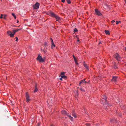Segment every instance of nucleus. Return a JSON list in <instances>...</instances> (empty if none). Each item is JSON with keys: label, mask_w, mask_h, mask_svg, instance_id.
<instances>
[{"label": "nucleus", "mask_w": 126, "mask_h": 126, "mask_svg": "<svg viewBox=\"0 0 126 126\" xmlns=\"http://www.w3.org/2000/svg\"><path fill=\"white\" fill-rule=\"evenodd\" d=\"M102 97V98L104 99V100H102L101 103L103 104L105 109L107 108L108 107H109L110 106H111V105L108 104L107 103V101L106 100L107 98L105 95H103Z\"/></svg>", "instance_id": "1"}, {"label": "nucleus", "mask_w": 126, "mask_h": 126, "mask_svg": "<svg viewBox=\"0 0 126 126\" xmlns=\"http://www.w3.org/2000/svg\"><path fill=\"white\" fill-rule=\"evenodd\" d=\"M49 15L52 17H55L56 19V21H59V20H61V18L60 17H59L57 15L55 14L53 12H50L49 13Z\"/></svg>", "instance_id": "2"}, {"label": "nucleus", "mask_w": 126, "mask_h": 126, "mask_svg": "<svg viewBox=\"0 0 126 126\" xmlns=\"http://www.w3.org/2000/svg\"><path fill=\"white\" fill-rule=\"evenodd\" d=\"M37 59L40 62H43L45 59H43L41 56L38 55L37 58Z\"/></svg>", "instance_id": "3"}, {"label": "nucleus", "mask_w": 126, "mask_h": 126, "mask_svg": "<svg viewBox=\"0 0 126 126\" xmlns=\"http://www.w3.org/2000/svg\"><path fill=\"white\" fill-rule=\"evenodd\" d=\"M40 4L38 2H36L35 4L33 5V7L34 9H38L39 7Z\"/></svg>", "instance_id": "4"}, {"label": "nucleus", "mask_w": 126, "mask_h": 126, "mask_svg": "<svg viewBox=\"0 0 126 126\" xmlns=\"http://www.w3.org/2000/svg\"><path fill=\"white\" fill-rule=\"evenodd\" d=\"M115 57L118 61L121 60V58L118 53H117L115 55Z\"/></svg>", "instance_id": "5"}, {"label": "nucleus", "mask_w": 126, "mask_h": 126, "mask_svg": "<svg viewBox=\"0 0 126 126\" xmlns=\"http://www.w3.org/2000/svg\"><path fill=\"white\" fill-rule=\"evenodd\" d=\"M26 101L27 102H29L30 101V99L29 98V96L27 93H26Z\"/></svg>", "instance_id": "6"}, {"label": "nucleus", "mask_w": 126, "mask_h": 126, "mask_svg": "<svg viewBox=\"0 0 126 126\" xmlns=\"http://www.w3.org/2000/svg\"><path fill=\"white\" fill-rule=\"evenodd\" d=\"M94 11L95 14L97 15L98 16H101L102 15L100 11H98V10L95 9Z\"/></svg>", "instance_id": "7"}, {"label": "nucleus", "mask_w": 126, "mask_h": 126, "mask_svg": "<svg viewBox=\"0 0 126 126\" xmlns=\"http://www.w3.org/2000/svg\"><path fill=\"white\" fill-rule=\"evenodd\" d=\"M7 33L11 37L14 36V33L13 34L10 31H8L7 32Z\"/></svg>", "instance_id": "8"}, {"label": "nucleus", "mask_w": 126, "mask_h": 126, "mask_svg": "<svg viewBox=\"0 0 126 126\" xmlns=\"http://www.w3.org/2000/svg\"><path fill=\"white\" fill-rule=\"evenodd\" d=\"M87 81H85V79H83L80 81V82L79 83V85H80L81 84H84V83H85L86 82H87Z\"/></svg>", "instance_id": "9"}, {"label": "nucleus", "mask_w": 126, "mask_h": 126, "mask_svg": "<svg viewBox=\"0 0 126 126\" xmlns=\"http://www.w3.org/2000/svg\"><path fill=\"white\" fill-rule=\"evenodd\" d=\"M117 77L116 76L113 77L112 80L114 82L116 81L117 80Z\"/></svg>", "instance_id": "10"}, {"label": "nucleus", "mask_w": 126, "mask_h": 126, "mask_svg": "<svg viewBox=\"0 0 126 126\" xmlns=\"http://www.w3.org/2000/svg\"><path fill=\"white\" fill-rule=\"evenodd\" d=\"M64 115H67V113L66 111L65 110H63L61 112Z\"/></svg>", "instance_id": "11"}, {"label": "nucleus", "mask_w": 126, "mask_h": 126, "mask_svg": "<svg viewBox=\"0 0 126 126\" xmlns=\"http://www.w3.org/2000/svg\"><path fill=\"white\" fill-rule=\"evenodd\" d=\"M21 29H17L16 30H13V33H14V34H15V33L16 32L19 31Z\"/></svg>", "instance_id": "12"}, {"label": "nucleus", "mask_w": 126, "mask_h": 126, "mask_svg": "<svg viewBox=\"0 0 126 126\" xmlns=\"http://www.w3.org/2000/svg\"><path fill=\"white\" fill-rule=\"evenodd\" d=\"M72 115L75 118H76V115L74 111H73L72 112Z\"/></svg>", "instance_id": "13"}, {"label": "nucleus", "mask_w": 126, "mask_h": 126, "mask_svg": "<svg viewBox=\"0 0 126 126\" xmlns=\"http://www.w3.org/2000/svg\"><path fill=\"white\" fill-rule=\"evenodd\" d=\"M55 47V45L54 43H51V47L52 48H53L54 47Z\"/></svg>", "instance_id": "14"}, {"label": "nucleus", "mask_w": 126, "mask_h": 126, "mask_svg": "<svg viewBox=\"0 0 126 126\" xmlns=\"http://www.w3.org/2000/svg\"><path fill=\"white\" fill-rule=\"evenodd\" d=\"M105 32L106 34H110V32L108 30H105Z\"/></svg>", "instance_id": "15"}, {"label": "nucleus", "mask_w": 126, "mask_h": 126, "mask_svg": "<svg viewBox=\"0 0 126 126\" xmlns=\"http://www.w3.org/2000/svg\"><path fill=\"white\" fill-rule=\"evenodd\" d=\"M67 116H68L69 117V118L70 119L71 121L72 120V119L73 118L72 117H71V115H69L67 114Z\"/></svg>", "instance_id": "16"}, {"label": "nucleus", "mask_w": 126, "mask_h": 126, "mask_svg": "<svg viewBox=\"0 0 126 126\" xmlns=\"http://www.w3.org/2000/svg\"><path fill=\"white\" fill-rule=\"evenodd\" d=\"M37 91H38V89H37V88L36 87V86H35V90L34 91V93H35L36 92H37Z\"/></svg>", "instance_id": "17"}, {"label": "nucleus", "mask_w": 126, "mask_h": 126, "mask_svg": "<svg viewBox=\"0 0 126 126\" xmlns=\"http://www.w3.org/2000/svg\"><path fill=\"white\" fill-rule=\"evenodd\" d=\"M84 65L85 67L86 68V69H87V70H88V67L87 66V65L86 64L84 63Z\"/></svg>", "instance_id": "18"}, {"label": "nucleus", "mask_w": 126, "mask_h": 126, "mask_svg": "<svg viewBox=\"0 0 126 126\" xmlns=\"http://www.w3.org/2000/svg\"><path fill=\"white\" fill-rule=\"evenodd\" d=\"M62 77V78H63L64 79H66L67 78V77L65 75H62L61 76Z\"/></svg>", "instance_id": "19"}, {"label": "nucleus", "mask_w": 126, "mask_h": 126, "mask_svg": "<svg viewBox=\"0 0 126 126\" xmlns=\"http://www.w3.org/2000/svg\"><path fill=\"white\" fill-rule=\"evenodd\" d=\"M116 121V119L115 118H114L113 119H111L110 120V121L111 122H115Z\"/></svg>", "instance_id": "20"}, {"label": "nucleus", "mask_w": 126, "mask_h": 126, "mask_svg": "<svg viewBox=\"0 0 126 126\" xmlns=\"http://www.w3.org/2000/svg\"><path fill=\"white\" fill-rule=\"evenodd\" d=\"M12 14L13 16H14L15 19H16V16L15 15V14L13 13H12Z\"/></svg>", "instance_id": "21"}, {"label": "nucleus", "mask_w": 126, "mask_h": 126, "mask_svg": "<svg viewBox=\"0 0 126 126\" xmlns=\"http://www.w3.org/2000/svg\"><path fill=\"white\" fill-rule=\"evenodd\" d=\"M67 3L68 4H70L71 3V1L70 0H66Z\"/></svg>", "instance_id": "22"}, {"label": "nucleus", "mask_w": 126, "mask_h": 126, "mask_svg": "<svg viewBox=\"0 0 126 126\" xmlns=\"http://www.w3.org/2000/svg\"><path fill=\"white\" fill-rule=\"evenodd\" d=\"M116 24L117 25L119 23H121V21H116Z\"/></svg>", "instance_id": "23"}, {"label": "nucleus", "mask_w": 126, "mask_h": 126, "mask_svg": "<svg viewBox=\"0 0 126 126\" xmlns=\"http://www.w3.org/2000/svg\"><path fill=\"white\" fill-rule=\"evenodd\" d=\"M74 32H77L78 31L77 29L76 28H75L74 29Z\"/></svg>", "instance_id": "24"}, {"label": "nucleus", "mask_w": 126, "mask_h": 126, "mask_svg": "<svg viewBox=\"0 0 126 126\" xmlns=\"http://www.w3.org/2000/svg\"><path fill=\"white\" fill-rule=\"evenodd\" d=\"M47 42H45L44 44V45L45 46V47H46V46H47Z\"/></svg>", "instance_id": "25"}, {"label": "nucleus", "mask_w": 126, "mask_h": 126, "mask_svg": "<svg viewBox=\"0 0 126 126\" xmlns=\"http://www.w3.org/2000/svg\"><path fill=\"white\" fill-rule=\"evenodd\" d=\"M85 124L87 126H89L90 125V124L88 123H86Z\"/></svg>", "instance_id": "26"}, {"label": "nucleus", "mask_w": 126, "mask_h": 126, "mask_svg": "<svg viewBox=\"0 0 126 126\" xmlns=\"http://www.w3.org/2000/svg\"><path fill=\"white\" fill-rule=\"evenodd\" d=\"M7 16V15H4V19H5L6 18V16Z\"/></svg>", "instance_id": "27"}, {"label": "nucleus", "mask_w": 126, "mask_h": 126, "mask_svg": "<svg viewBox=\"0 0 126 126\" xmlns=\"http://www.w3.org/2000/svg\"><path fill=\"white\" fill-rule=\"evenodd\" d=\"M16 41H17V42L18 41V38L17 37H16Z\"/></svg>", "instance_id": "28"}, {"label": "nucleus", "mask_w": 126, "mask_h": 126, "mask_svg": "<svg viewBox=\"0 0 126 126\" xmlns=\"http://www.w3.org/2000/svg\"><path fill=\"white\" fill-rule=\"evenodd\" d=\"M3 14H1V16H0V18H3Z\"/></svg>", "instance_id": "29"}, {"label": "nucleus", "mask_w": 126, "mask_h": 126, "mask_svg": "<svg viewBox=\"0 0 126 126\" xmlns=\"http://www.w3.org/2000/svg\"><path fill=\"white\" fill-rule=\"evenodd\" d=\"M50 40H51V43H53V41L52 38H50Z\"/></svg>", "instance_id": "30"}, {"label": "nucleus", "mask_w": 126, "mask_h": 126, "mask_svg": "<svg viewBox=\"0 0 126 126\" xmlns=\"http://www.w3.org/2000/svg\"><path fill=\"white\" fill-rule=\"evenodd\" d=\"M40 123H38L37 125V126H40Z\"/></svg>", "instance_id": "31"}, {"label": "nucleus", "mask_w": 126, "mask_h": 126, "mask_svg": "<svg viewBox=\"0 0 126 126\" xmlns=\"http://www.w3.org/2000/svg\"><path fill=\"white\" fill-rule=\"evenodd\" d=\"M114 68H115V69H117V67L115 65L114 66Z\"/></svg>", "instance_id": "32"}, {"label": "nucleus", "mask_w": 126, "mask_h": 126, "mask_svg": "<svg viewBox=\"0 0 126 126\" xmlns=\"http://www.w3.org/2000/svg\"><path fill=\"white\" fill-rule=\"evenodd\" d=\"M105 6H106L107 7H109V5H108L107 4H105Z\"/></svg>", "instance_id": "33"}, {"label": "nucleus", "mask_w": 126, "mask_h": 126, "mask_svg": "<svg viewBox=\"0 0 126 126\" xmlns=\"http://www.w3.org/2000/svg\"><path fill=\"white\" fill-rule=\"evenodd\" d=\"M75 63L77 65H78V63L77 61H75Z\"/></svg>", "instance_id": "34"}, {"label": "nucleus", "mask_w": 126, "mask_h": 126, "mask_svg": "<svg viewBox=\"0 0 126 126\" xmlns=\"http://www.w3.org/2000/svg\"><path fill=\"white\" fill-rule=\"evenodd\" d=\"M64 72H62L61 73V75H64Z\"/></svg>", "instance_id": "35"}, {"label": "nucleus", "mask_w": 126, "mask_h": 126, "mask_svg": "<svg viewBox=\"0 0 126 126\" xmlns=\"http://www.w3.org/2000/svg\"><path fill=\"white\" fill-rule=\"evenodd\" d=\"M115 22V21L114 20H113L111 21V23H113L114 22Z\"/></svg>", "instance_id": "36"}, {"label": "nucleus", "mask_w": 126, "mask_h": 126, "mask_svg": "<svg viewBox=\"0 0 126 126\" xmlns=\"http://www.w3.org/2000/svg\"><path fill=\"white\" fill-rule=\"evenodd\" d=\"M62 2L64 3L65 2V0H62Z\"/></svg>", "instance_id": "37"}, {"label": "nucleus", "mask_w": 126, "mask_h": 126, "mask_svg": "<svg viewBox=\"0 0 126 126\" xmlns=\"http://www.w3.org/2000/svg\"><path fill=\"white\" fill-rule=\"evenodd\" d=\"M80 90L81 91H84V90L83 89H82V88H80Z\"/></svg>", "instance_id": "38"}, {"label": "nucleus", "mask_w": 126, "mask_h": 126, "mask_svg": "<svg viewBox=\"0 0 126 126\" xmlns=\"http://www.w3.org/2000/svg\"><path fill=\"white\" fill-rule=\"evenodd\" d=\"M63 78H62V77L61 76V77L60 78V79L61 80H62Z\"/></svg>", "instance_id": "39"}, {"label": "nucleus", "mask_w": 126, "mask_h": 126, "mask_svg": "<svg viewBox=\"0 0 126 126\" xmlns=\"http://www.w3.org/2000/svg\"><path fill=\"white\" fill-rule=\"evenodd\" d=\"M74 61H77V59H76V58H75L74 59Z\"/></svg>", "instance_id": "40"}, {"label": "nucleus", "mask_w": 126, "mask_h": 126, "mask_svg": "<svg viewBox=\"0 0 126 126\" xmlns=\"http://www.w3.org/2000/svg\"><path fill=\"white\" fill-rule=\"evenodd\" d=\"M73 56L74 59L75 58H75V56H74V55H73Z\"/></svg>", "instance_id": "41"}, {"label": "nucleus", "mask_w": 126, "mask_h": 126, "mask_svg": "<svg viewBox=\"0 0 126 126\" xmlns=\"http://www.w3.org/2000/svg\"><path fill=\"white\" fill-rule=\"evenodd\" d=\"M51 126H54L53 125H52H52H51Z\"/></svg>", "instance_id": "42"}, {"label": "nucleus", "mask_w": 126, "mask_h": 126, "mask_svg": "<svg viewBox=\"0 0 126 126\" xmlns=\"http://www.w3.org/2000/svg\"><path fill=\"white\" fill-rule=\"evenodd\" d=\"M125 49L126 51V47H125Z\"/></svg>", "instance_id": "43"}, {"label": "nucleus", "mask_w": 126, "mask_h": 126, "mask_svg": "<svg viewBox=\"0 0 126 126\" xmlns=\"http://www.w3.org/2000/svg\"><path fill=\"white\" fill-rule=\"evenodd\" d=\"M19 22V21L18 20H17V23H18Z\"/></svg>", "instance_id": "44"}, {"label": "nucleus", "mask_w": 126, "mask_h": 126, "mask_svg": "<svg viewBox=\"0 0 126 126\" xmlns=\"http://www.w3.org/2000/svg\"><path fill=\"white\" fill-rule=\"evenodd\" d=\"M44 52L45 53L46 52V50H45V51H44Z\"/></svg>", "instance_id": "45"}, {"label": "nucleus", "mask_w": 126, "mask_h": 126, "mask_svg": "<svg viewBox=\"0 0 126 126\" xmlns=\"http://www.w3.org/2000/svg\"><path fill=\"white\" fill-rule=\"evenodd\" d=\"M77 41H79V39H78V40H77Z\"/></svg>", "instance_id": "46"}, {"label": "nucleus", "mask_w": 126, "mask_h": 126, "mask_svg": "<svg viewBox=\"0 0 126 126\" xmlns=\"http://www.w3.org/2000/svg\"><path fill=\"white\" fill-rule=\"evenodd\" d=\"M125 2L126 3V0H125Z\"/></svg>", "instance_id": "47"}]
</instances>
